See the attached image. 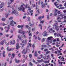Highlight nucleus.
Returning a JSON list of instances; mask_svg holds the SVG:
<instances>
[{"instance_id":"nucleus-6","label":"nucleus","mask_w":66,"mask_h":66,"mask_svg":"<svg viewBox=\"0 0 66 66\" xmlns=\"http://www.w3.org/2000/svg\"><path fill=\"white\" fill-rule=\"evenodd\" d=\"M4 3H1V4L0 5V9H1L2 7H3V6L4 5Z\"/></svg>"},{"instance_id":"nucleus-31","label":"nucleus","mask_w":66,"mask_h":66,"mask_svg":"<svg viewBox=\"0 0 66 66\" xmlns=\"http://www.w3.org/2000/svg\"><path fill=\"white\" fill-rule=\"evenodd\" d=\"M13 18V17H10L9 19V20H12Z\"/></svg>"},{"instance_id":"nucleus-7","label":"nucleus","mask_w":66,"mask_h":66,"mask_svg":"<svg viewBox=\"0 0 66 66\" xmlns=\"http://www.w3.org/2000/svg\"><path fill=\"white\" fill-rule=\"evenodd\" d=\"M13 41H11L10 42V45L12 44V45H14L15 44V40H13Z\"/></svg>"},{"instance_id":"nucleus-35","label":"nucleus","mask_w":66,"mask_h":66,"mask_svg":"<svg viewBox=\"0 0 66 66\" xmlns=\"http://www.w3.org/2000/svg\"><path fill=\"white\" fill-rule=\"evenodd\" d=\"M12 56L13 57H14V56H15V55L14 54H12Z\"/></svg>"},{"instance_id":"nucleus-9","label":"nucleus","mask_w":66,"mask_h":66,"mask_svg":"<svg viewBox=\"0 0 66 66\" xmlns=\"http://www.w3.org/2000/svg\"><path fill=\"white\" fill-rule=\"evenodd\" d=\"M23 27V25H19L18 26V28H21V29H22V28Z\"/></svg>"},{"instance_id":"nucleus-62","label":"nucleus","mask_w":66,"mask_h":66,"mask_svg":"<svg viewBox=\"0 0 66 66\" xmlns=\"http://www.w3.org/2000/svg\"><path fill=\"white\" fill-rule=\"evenodd\" d=\"M41 61V62H44V60L43 59H41V60H40Z\"/></svg>"},{"instance_id":"nucleus-20","label":"nucleus","mask_w":66,"mask_h":66,"mask_svg":"<svg viewBox=\"0 0 66 66\" xmlns=\"http://www.w3.org/2000/svg\"><path fill=\"white\" fill-rule=\"evenodd\" d=\"M39 27H40V29L41 30H42L43 29L42 28V24H40L39 25Z\"/></svg>"},{"instance_id":"nucleus-26","label":"nucleus","mask_w":66,"mask_h":66,"mask_svg":"<svg viewBox=\"0 0 66 66\" xmlns=\"http://www.w3.org/2000/svg\"><path fill=\"white\" fill-rule=\"evenodd\" d=\"M27 19L28 20V21H30V18L29 17V16H28L27 17Z\"/></svg>"},{"instance_id":"nucleus-27","label":"nucleus","mask_w":66,"mask_h":66,"mask_svg":"<svg viewBox=\"0 0 66 66\" xmlns=\"http://www.w3.org/2000/svg\"><path fill=\"white\" fill-rule=\"evenodd\" d=\"M34 37L35 39H37V37L36 35H34Z\"/></svg>"},{"instance_id":"nucleus-19","label":"nucleus","mask_w":66,"mask_h":66,"mask_svg":"<svg viewBox=\"0 0 66 66\" xmlns=\"http://www.w3.org/2000/svg\"><path fill=\"white\" fill-rule=\"evenodd\" d=\"M6 20V18H3L2 19V21H5Z\"/></svg>"},{"instance_id":"nucleus-44","label":"nucleus","mask_w":66,"mask_h":66,"mask_svg":"<svg viewBox=\"0 0 66 66\" xmlns=\"http://www.w3.org/2000/svg\"><path fill=\"white\" fill-rule=\"evenodd\" d=\"M32 45V44L31 43H30L29 44V46L30 47H31V45Z\"/></svg>"},{"instance_id":"nucleus-15","label":"nucleus","mask_w":66,"mask_h":66,"mask_svg":"<svg viewBox=\"0 0 66 66\" xmlns=\"http://www.w3.org/2000/svg\"><path fill=\"white\" fill-rule=\"evenodd\" d=\"M7 50L8 51H10L12 50V48H10H10H9V47H8L7 48Z\"/></svg>"},{"instance_id":"nucleus-28","label":"nucleus","mask_w":66,"mask_h":66,"mask_svg":"<svg viewBox=\"0 0 66 66\" xmlns=\"http://www.w3.org/2000/svg\"><path fill=\"white\" fill-rule=\"evenodd\" d=\"M64 9V7H60L59 8V10H60V9H61L62 10H63V9Z\"/></svg>"},{"instance_id":"nucleus-58","label":"nucleus","mask_w":66,"mask_h":66,"mask_svg":"<svg viewBox=\"0 0 66 66\" xmlns=\"http://www.w3.org/2000/svg\"><path fill=\"white\" fill-rule=\"evenodd\" d=\"M5 53V51H3V54H4Z\"/></svg>"},{"instance_id":"nucleus-13","label":"nucleus","mask_w":66,"mask_h":66,"mask_svg":"<svg viewBox=\"0 0 66 66\" xmlns=\"http://www.w3.org/2000/svg\"><path fill=\"white\" fill-rule=\"evenodd\" d=\"M4 43H5V44H6V42L5 40H4L2 41L1 42V45H3V44H4Z\"/></svg>"},{"instance_id":"nucleus-5","label":"nucleus","mask_w":66,"mask_h":66,"mask_svg":"<svg viewBox=\"0 0 66 66\" xmlns=\"http://www.w3.org/2000/svg\"><path fill=\"white\" fill-rule=\"evenodd\" d=\"M27 50L24 49L22 51V53H24V54L27 53Z\"/></svg>"},{"instance_id":"nucleus-11","label":"nucleus","mask_w":66,"mask_h":66,"mask_svg":"<svg viewBox=\"0 0 66 66\" xmlns=\"http://www.w3.org/2000/svg\"><path fill=\"white\" fill-rule=\"evenodd\" d=\"M20 48V46H19V44H18V43L16 44V49L17 50L18 49V48Z\"/></svg>"},{"instance_id":"nucleus-48","label":"nucleus","mask_w":66,"mask_h":66,"mask_svg":"<svg viewBox=\"0 0 66 66\" xmlns=\"http://www.w3.org/2000/svg\"><path fill=\"white\" fill-rule=\"evenodd\" d=\"M8 16L9 15H8V14L6 15V16H5L6 18H7Z\"/></svg>"},{"instance_id":"nucleus-54","label":"nucleus","mask_w":66,"mask_h":66,"mask_svg":"<svg viewBox=\"0 0 66 66\" xmlns=\"http://www.w3.org/2000/svg\"><path fill=\"white\" fill-rule=\"evenodd\" d=\"M26 16H24L23 17V19H25V18H26Z\"/></svg>"},{"instance_id":"nucleus-34","label":"nucleus","mask_w":66,"mask_h":66,"mask_svg":"<svg viewBox=\"0 0 66 66\" xmlns=\"http://www.w3.org/2000/svg\"><path fill=\"white\" fill-rule=\"evenodd\" d=\"M21 4H22V5L23 6V5H24V6H25V4H24L23 3H21Z\"/></svg>"},{"instance_id":"nucleus-14","label":"nucleus","mask_w":66,"mask_h":66,"mask_svg":"<svg viewBox=\"0 0 66 66\" xmlns=\"http://www.w3.org/2000/svg\"><path fill=\"white\" fill-rule=\"evenodd\" d=\"M27 39H25L24 40H23L22 42V43H24V44H27Z\"/></svg>"},{"instance_id":"nucleus-1","label":"nucleus","mask_w":66,"mask_h":66,"mask_svg":"<svg viewBox=\"0 0 66 66\" xmlns=\"http://www.w3.org/2000/svg\"><path fill=\"white\" fill-rule=\"evenodd\" d=\"M18 11H22L23 12H25L24 11L25 8L22 5H21L20 6V7H18Z\"/></svg>"},{"instance_id":"nucleus-64","label":"nucleus","mask_w":66,"mask_h":66,"mask_svg":"<svg viewBox=\"0 0 66 66\" xmlns=\"http://www.w3.org/2000/svg\"><path fill=\"white\" fill-rule=\"evenodd\" d=\"M64 6H66V3L64 4Z\"/></svg>"},{"instance_id":"nucleus-36","label":"nucleus","mask_w":66,"mask_h":66,"mask_svg":"<svg viewBox=\"0 0 66 66\" xmlns=\"http://www.w3.org/2000/svg\"><path fill=\"white\" fill-rule=\"evenodd\" d=\"M47 19H49V15H48L47 16Z\"/></svg>"},{"instance_id":"nucleus-50","label":"nucleus","mask_w":66,"mask_h":66,"mask_svg":"<svg viewBox=\"0 0 66 66\" xmlns=\"http://www.w3.org/2000/svg\"><path fill=\"white\" fill-rule=\"evenodd\" d=\"M47 59L48 60V58H49V55H48L47 56Z\"/></svg>"},{"instance_id":"nucleus-32","label":"nucleus","mask_w":66,"mask_h":66,"mask_svg":"<svg viewBox=\"0 0 66 66\" xmlns=\"http://www.w3.org/2000/svg\"><path fill=\"white\" fill-rule=\"evenodd\" d=\"M60 16H61V17H63L64 16V15L63 14H60Z\"/></svg>"},{"instance_id":"nucleus-46","label":"nucleus","mask_w":66,"mask_h":66,"mask_svg":"<svg viewBox=\"0 0 66 66\" xmlns=\"http://www.w3.org/2000/svg\"><path fill=\"white\" fill-rule=\"evenodd\" d=\"M11 3H12V2H11V3H10V2H8V4L9 5H10V4H11Z\"/></svg>"},{"instance_id":"nucleus-25","label":"nucleus","mask_w":66,"mask_h":66,"mask_svg":"<svg viewBox=\"0 0 66 66\" xmlns=\"http://www.w3.org/2000/svg\"><path fill=\"white\" fill-rule=\"evenodd\" d=\"M54 26L55 27V30H56V29H57V28H59L58 26H57L56 25H55Z\"/></svg>"},{"instance_id":"nucleus-49","label":"nucleus","mask_w":66,"mask_h":66,"mask_svg":"<svg viewBox=\"0 0 66 66\" xmlns=\"http://www.w3.org/2000/svg\"><path fill=\"white\" fill-rule=\"evenodd\" d=\"M10 32L11 33H13V30H11L10 31Z\"/></svg>"},{"instance_id":"nucleus-2","label":"nucleus","mask_w":66,"mask_h":66,"mask_svg":"<svg viewBox=\"0 0 66 66\" xmlns=\"http://www.w3.org/2000/svg\"><path fill=\"white\" fill-rule=\"evenodd\" d=\"M14 13L17 16H18V12H17L16 10H14L13 11H12V14H13Z\"/></svg>"},{"instance_id":"nucleus-16","label":"nucleus","mask_w":66,"mask_h":66,"mask_svg":"<svg viewBox=\"0 0 66 66\" xmlns=\"http://www.w3.org/2000/svg\"><path fill=\"white\" fill-rule=\"evenodd\" d=\"M52 36H51L50 37H49L47 39H48V40H51V39L52 38Z\"/></svg>"},{"instance_id":"nucleus-21","label":"nucleus","mask_w":66,"mask_h":66,"mask_svg":"<svg viewBox=\"0 0 66 66\" xmlns=\"http://www.w3.org/2000/svg\"><path fill=\"white\" fill-rule=\"evenodd\" d=\"M35 55L36 57H37V52H35Z\"/></svg>"},{"instance_id":"nucleus-12","label":"nucleus","mask_w":66,"mask_h":66,"mask_svg":"<svg viewBox=\"0 0 66 66\" xmlns=\"http://www.w3.org/2000/svg\"><path fill=\"white\" fill-rule=\"evenodd\" d=\"M57 11H58V10H55V11L54 12V16H56V15H57V13H56V12H57Z\"/></svg>"},{"instance_id":"nucleus-33","label":"nucleus","mask_w":66,"mask_h":66,"mask_svg":"<svg viewBox=\"0 0 66 66\" xmlns=\"http://www.w3.org/2000/svg\"><path fill=\"white\" fill-rule=\"evenodd\" d=\"M29 64L30 65H31V66H32L33 65V64H32V63H31V62H30L29 63Z\"/></svg>"},{"instance_id":"nucleus-29","label":"nucleus","mask_w":66,"mask_h":66,"mask_svg":"<svg viewBox=\"0 0 66 66\" xmlns=\"http://www.w3.org/2000/svg\"><path fill=\"white\" fill-rule=\"evenodd\" d=\"M33 12V10H32L31 11H29V12L30 13H32V12Z\"/></svg>"},{"instance_id":"nucleus-52","label":"nucleus","mask_w":66,"mask_h":66,"mask_svg":"<svg viewBox=\"0 0 66 66\" xmlns=\"http://www.w3.org/2000/svg\"><path fill=\"white\" fill-rule=\"evenodd\" d=\"M9 35H6V36L7 37H9Z\"/></svg>"},{"instance_id":"nucleus-30","label":"nucleus","mask_w":66,"mask_h":66,"mask_svg":"<svg viewBox=\"0 0 66 66\" xmlns=\"http://www.w3.org/2000/svg\"><path fill=\"white\" fill-rule=\"evenodd\" d=\"M29 57L30 58H31L32 57V54H30L29 55Z\"/></svg>"},{"instance_id":"nucleus-55","label":"nucleus","mask_w":66,"mask_h":66,"mask_svg":"<svg viewBox=\"0 0 66 66\" xmlns=\"http://www.w3.org/2000/svg\"><path fill=\"white\" fill-rule=\"evenodd\" d=\"M32 62H33V63H35V60H34V59L33 60Z\"/></svg>"},{"instance_id":"nucleus-17","label":"nucleus","mask_w":66,"mask_h":66,"mask_svg":"<svg viewBox=\"0 0 66 66\" xmlns=\"http://www.w3.org/2000/svg\"><path fill=\"white\" fill-rule=\"evenodd\" d=\"M42 8H43V7H46L45 3H44L42 4Z\"/></svg>"},{"instance_id":"nucleus-8","label":"nucleus","mask_w":66,"mask_h":66,"mask_svg":"<svg viewBox=\"0 0 66 66\" xmlns=\"http://www.w3.org/2000/svg\"><path fill=\"white\" fill-rule=\"evenodd\" d=\"M10 25L12 26H14V21L13 20L11 21H10Z\"/></svg>"},{"instance_id":"nucleus-40","label":"nucleus","mask_w":66,"mask_h":66,"mask_svg":"<svg viewBox=\"0 0 66 66\" xmlns=\"http://www.w3.org/2000/svg\"><path fill=\"white\" fill-rule=\"evenodd\" d=\"M18 37L21 40V38L20 37L19 35H18Z\"/></svg>"},{"instance_id":"nucleus-53","label":"nucleus","mask_w":66,"mask_h":66,"mask_svg":"<svg viewBox=\"0 0 66 66\" xmlns=\"http://www.w3.org/2000/svg\"><path fill=\"white\" fill-rule=\"evenodd\" d=\"M63 12L64 13H66V10H64Z\"/></svg>"},{"instance_id":"nucleus-41","label":"nucleus","mask_w":66,"mask_h":66,"mask_svg":"<svg viewBox=\"0 0 66 66\" xmlns=\"http://www.w3.org/2000/svg\"><path fill=\"white\" fill-rule=\"evenodd\" d=\"M57 20H59V19H62L60 18V17H59L57 18Z\"/></svg>"},{"instance_id":"nucleus-39","label":"nucleus","mask_w":66,"mask_h":66,"mask_svg":"<svg viewBox=\"0 0 66 66\" xmlns=\"http://www.w3.org/2000/svg\"><path fill=\"white\" fill-rule=\"evenodd\" d=\"M48 51V49H45L44 50V51Z\"/></svg>"},{"instance_id":"nucleus-24","label":"nucleus","mask_w":66,"mask_h":66,"mask_svg":"<svg viewBox=\"0 0 66 66\" xmlns=\"http://www.w3.org/2000/svg\"><path fill=\"white\" fill-rule=\"evenodd\" d=\"M45 22V21L43 20V21H41L40 22V23H44V22Z\"/></svg>"},{"instance_id":"nucleus-4","label":"nucleus","mask_w":66,"mask_h":66,"mask_svg":"<svg viewBox=\"0 0 66 66\" xmlns=\"http://www.w3.org/2000/svg\"><path fill=\"white\" fill-rule=\"evenodd\" d=\"M44 17L45 16H44V15L43 16H40L38 17V19H39V20H41V19H43V18H44Z\"/></svg>"},{"instance_id":"nucleus-23","label":"nucleus","mask_w":66,"mask_h":66,"mask_svg":"<svg viewBox=\"0 0 66 66\" xmlns=\"http://www.w3.org/2000/svg\"><path fill=\"white\" fill-rule=\"evenodd\" d=\"M63 46H64V43H63L62 44V46H61L59 48V49H61V47H63Z\"/></svg>"},{"instance_id":"nucleus-22","label":"nucleus","mask_w":66,"mask_h":66,"mask_svg":"<svg viewBox=\"0 0 66 66\" xmlns=\"http://www.w3.org/2000/svg\"><path fill=\"white\" fill-rule=\"evenodd\" d=\"M29 4H26L25 6L26 9H27V6L28 8H29Z\"/></svg>"},{"instance_id":"nucleus-61","label":"nucleus","mask_w":66,"mask_h":66,"mask_svg":"<svg viewBox=\"0 0 66 66\" xmlns=\"http://www.w3.org/2000/svg\"><path fill=\"white\" fill-rule=\"evenodd\" d=\"M55 44V43H52V45H54Z\"/></svg>"},{"instance_id":"nucleus-3","label":"nucleus","mask_w":66,"mask_h":66,"mask_svg":"<svg viewBox=\"0 0 66 66\" xmlns=\"http://www.w3.org/2000/svg\"><path fill=\"white\" fill-rule=\"evenodd\" d=\"M42 35H43V36H47L48 35H47V32L45 31L43 32L42 34Z\"/></svg>"},{"instance_id":"nucleus-37","label":"nucleus","mask_w":66,"mask_h":66,"mask_svg":"<svg viewBox=\"0 0 66 66\" xmlns=\"http://www.w3.org/2000/svg\"><path fill=\"white\" fill-rule=\"evenodd\" d=\"M37 12H38V14L39 15V13H40L39 10H37Z\"/></svg>"},{"instance_id":"nucleus-42","label":"nucleus","mask_w":66,"mask_h":66,"mask_svg":"<svg viewBox=\"0 0 66 66\" xmlns=\"http://www.w3.org/2000/svg\"><path fill=\"white\" fill-rule=\"evenodd\" d=\"M57 13L58 14H61V12H60V11H58L57 12Z\"/></svg>"},{"instance_id":"nucleus-59","label":"nucleus","mask_w":66,"mask_h":66,"mask_svg":"<svg viewBox=\"0 0 66 66\" xmlns=\"http://www.w3.org/2000/svg\"><path fill=\"white\" fill-rule=\"evenodd\" d=\"M56 42V39H54L53 40V42Z\"/></svg>"},{"instance_id":"nucleus-56","label":"nucleus","mask_w":66,"mask_h":66,"mask_svg":"<svg viewBox=\"0 0 66 66\" xmlns=\"http://www.w3.org/2000/svg\"><path fill=\"white\" fill-rule=\"evenodd\" d=\"M37 61L38 62H39V63H40V62H41L40 60H38Z\"/></svg>"},{"instance_id":"nucleus-45","label":"nucleus","mask_w":66,"mask_h":66,"mask_svg":"<svg viewBox=\"0 0 66 66\" xmlns=\"http://www.w3.org/2000/svg\"><path fill=\"white\" fill-rule=\"evenodd\" d=\"M6 24L3 23V24H2V25H3V26H5V25H6Z\"/></svg>"},{"instance_id":"nucleus-47","label":"nucleus","mask_w":66,"mask_h":66,"mask_svg":"<svg viewBox=\"0 0 66 66\" xmlns=\"http://www.w3.org/2000/svg\"><path fill=\"white\" fill-rule=\"evenodd\" d=\"M23 37L24 38H26V35H24V36H23Z\"/></svg>"},{"instance_id":"nucleus-10","label":"nucleus","mask_w":66,"mask_h":66,"mask_svg":"<svg viewBox=\"0 0 66 66\" xmlns=\"http://www.w3.org/2000/svg\"><path fill=\"white\" fill-rule=\"evenodd\" d=\"M19 33H23V34H24L26 33V32L24 31H22L21 30H20L19 31Z\"/></svg>"},{"instance_id":"nucleus-18","label":"nucleus","mask_w":66,"mask_h":66,"mask_svg":"<svg viewBox=\"0 0 66 66\" xmlns=\"http://www.w3.org/2000/svg\"><path fill=\"white\" fill-rule=\"evenodd\" d=\"M15 63H17L19 62V60H17V59H15Z\"/></svg>"},{"instance_id":"nucleus-63","label":"nucleus","mask_w":66,"mask_h":66,"mask_svg":"<svg viewBox=\"0 0 66 66\" xmlns=\"http://www.w3.org/2000/svg\"><path fill=\"white\" fill-rule=\"evenodd\" d=\"M35 46L34 45V44H33L32 45V47L33 48H34V47H35Z\"/></svg>"},{"instance_id":"nucleus-60","label":"nucleus","mask_w":66,"mask_h":66,"mask_svg":"<svg viewBox=\"0 0 66 66\" xmlns=\"http://www.w3.org/2000/svg\"><path fill=\"white\" fill-rule=\"evenodd\" d=\"M34 24H31L30 26H34Z\"/></svg>"},{"instance_id":"nucleus-38","label":"nucleus","mask_w":66,"mask_h":66,"mask_svg":"<svg viewBox=\"0 0 66 66\" xmlns=\"http://www.w3.org/2000/svg\"><path fill=\"white\" fill-rule=\"evenodd\" d=\"M25 27L27 28H29V26H28V25H26L25 26Z\"/></svg>"},{"instance_id":"nucleus-51","label":"nucleus","mask_w":66,"mask_h":66,"mask_svg":"<svg viewBox=\"0 0 66 66\" xmlns=\"http://www.w3.org/2000/svg\"><path fill=\"white\" fill-rule=\"evenodd\" d=\"M51 56H52V57H53V54H51Z\"/></svg>"},{"instance_id":"nucleus-43","label":"nucleus","mask_w":66,"mask_h":66,"mask_svg":"<svg viewBox=\"0 0 66 66\" xmlns=\"http://www.w3.org/2000/svg\"><path fill=\"white\" fill-rule=\"evenodd\" d=\"M2 35H3V34L2 33V32L0 33V36H2Z\"/></svg>"},{"instance_id":"nucleus-57","label":"nucleus","mask_w":66,"mask_h":66,"mask_svg":"<svg viewBox=\"0 0 66 66\" xmlns=\"http://www.w3.org/2000/svg\"><path fill=\"white\" fill-rule=\"evenodd\" d=\"M32 35V34L31 33H30L29 34V36H31Z\"/></svg>"}]
</instances>
